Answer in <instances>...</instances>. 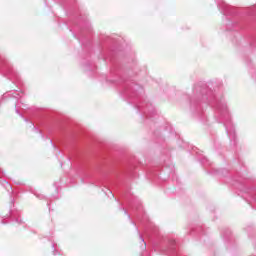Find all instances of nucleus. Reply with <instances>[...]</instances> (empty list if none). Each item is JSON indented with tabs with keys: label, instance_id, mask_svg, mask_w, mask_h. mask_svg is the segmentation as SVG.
I'll return each instance as SVG.
<instances>
[{
	"label": "nucleus",
	"instance_id": "nucleus-13",
	"mask_svg": "<svg viewBox=\"0 0 256 256\" xmlns=\"http://www.w3.org/2000/svg\"><path fill=\"white\" fill-rule=\"evenodd\" d=\"M3 183H5L6 185H9V182H7L6 180H4Z\"/></svg>",
	"mask_w": 256,
	"mask_h": 256
},
{
	"label": "nucleus",
	"instance_id": "nucleus-14",
	"mask_svg": "<svg viewBox=\"0 0 256 256\" xmlns=\"http://www.w3.org/2000/svg\"><path fill=\"white\" fill-rule=\"evenodd\" d=\"M37 197H38L39 199H43V196H39V195H38Z\"/></svg>",
	"mask_w": 256,
	"mask_h": 256
},
{
	"label": "nucleus",
	"instance_id": "nucleus-15",
	"mask_svg": "<svg viewBox=\"0 0 256 256\" xmlns=\"http://www.w3.org/2000/svg\"><path fill=\"white\" fill-rule=\"evenodd\" d=\"M128 219H131V215H128Z\"/></svg>",
	"mask_w": 256,
	"mask_h": 256
},
{
	"label": "nucleus",
	"instance_id": "nucleus-12",
	"mask_svg": "<svg viewBox=\"0 0 256 256\" xmlns=\"http://www.w3.org/2000/svg\"><path fill=\"white\" fill-rule=\"evenodd\" d=\"M25 123H29V119L24 118Z\"/></svg>",
	"mask_w": 256,
	"mask_h": 256
},
{
	"label": "nucleus",
	"instance_id": "nucleus-6",
	"mask_svg": "<svg viewBox=\"0 0 256 256\" xmlns=\"http://www.w3.org/2000/svg\"><path fill=\"white\" fill-rule=\"evenodd\" d=\"M32 127H33L34 131H36L37 133H41V131H39V129H37L34 124H32Z\"/></svg>",
	"mask_w": 256,
	"mask_h": 256
},
{
	"label": "nucleus",
	"instance_id": "nucleus-2",
	"mask_svg": "<svg viewBox=\"0 0 256 256\" xmlns=\"http://www.w3.org/2000/svg\"><path fill=\"white\" fill-rule=\"evenodd\" d=\"M0 61H2V73L4 77H7V79H10V81H19V74L13 70V67H11V64H8L7 61L3 60V58H0Z\"/></svg>",
	"mask_w": 256,
	"mask_h": 256
},
{
	"label": "nucleus",
	"instance_id": "nucleus-3",
	"mask_svg": "<svg viewBox=\"0 0 256 256\" xmlns=\"http://www.w3.org/2000/svg\"><path fill=\"white\" fill-rule=\"evenodd\" d=\"M139 91H143V88L137 84H133L126 90V95L130 97H139Z\"/></svg>",
	"mask_w": 256,
	"mask_h": 256
},
{
	"label": "nucleus",
	"instance_id": "nucleus-11",
	"mask_svg": "<svg viewBox=\"0 0 256 256\" xmlns=\"http://www.w3.org/2000/svg\"><path fill=\"white\" fill-rule=\"evenodd\" d=\"M120 209H122V211H124L125 215H128L127 210H125V208H120Z\"/></svg>",
	"mask_w": 256,
	"mask_h": 256
},
{
	"label": "nucleus",
	"instance_id": "nucleus-8",
	"mask_svg": "<svg viewBox=\"0 0 256 256\" xmlns=\"http://www.w3.org/2000/svg\"><path fill=\"white\" fill-rule=\"evenodd\" d=\"M140 240L142 241V243H144V245H147V243H145V239L143 238L142 235H140Z\"/></svg>",
	"mask_w": 256,
	"mask_h": 256
},
{
	"label": "nucleus",
	"instance_id": "nucleus-9",
	"mask_svg": "<svg viewBox=\"0 0 256 256\" xmlns=\"http://www.w3.org/2000/svg\"><path fill=\"white\" fill-rule=\"evenodd\" d=\"M52 247H53V249H54V250H53V255H57V250H55V244H53Z\"/></svg>",
	"mask_w": 256,
	"mask_h": 256
},
{
	"label": "nucleus",
	"instance_id": "nucleus-1",
	"mask_svg": "<svg viewBox=\"0 0 256 256\" xmlns=\"http://www.w3.org/2000/svg\"><path fill=\"white\" fill-rule=\"evenodd\" d=\"M210 105L216 109V114L219 119V123H223L226 129V133L230 139V142L235 146L237 145V135L235 134V126L231 122V115L227 108V103L223 98H213Z\"/></svg>",
	"mask_w": 256,
	"mask_h": 256
},
{
	"label": "nucleus",
	"instance_id": "nucleus-4",
	"mask_svg": "<svg viewBox=\"0 0 256 256\" xmlns=\"http://www.w3.org/2000/svg\"><path fill=\"white\" fill-rule=\"evenodd\" d=\"M224 15H231V12H229V6H225Z\"/></svg>",
	"mask_w": 256,
	"mask_h": 256
},
{
	"label": "nucleus",
	"instance_id": "nucleus-10",
	"mask_svg": "<svg viewBox=\"0 0 256 256\" xmlns=\"http://www.w3.org/2000/svg\"><path fill=\"white\" fill-rule=\"evenodd\" d=\"M16 222L19 223L20 225L23 223V221L19 220V218L16 219Z\"/></svg>",
	"mask_w": 256,
	"mask_h": 256
},
{
	"label": "nucleus",
	"instance_id": "nucleus-5",
	"mask_svg": "<svg viewBox=\"0 0 256 256\" xmlns=\"http://www.w3.org/2000/svg\"><path fill=\"white\" fill-rule=\"evenodd\" d=\"M15 111H16L17 115H19L20 117L23 118V114H21V112H19V108H16Z\"/></svg>",
	"mask_w": 256,
	"mask_h": 256
},
{
	"label": "nucleus",
	"instance_id": "nucleus-16",
	"mask_svg": "<svg viewBox=\"0 0 256 256\" xmlns=\"http://www.w3.org/2000/svg\"><path fill=\"white\" fill-rule=\"evenodd\" d=\"M50 143H53V140H50Z\"/></svg>",
	"mask_w": 256,
	"mask_h": 256
},
{
	"label": "nucleus",
	"instance_id": "nucleus-7",
	"mask_svg": "<svg viewBox=\"0 0 256 256\" xmlns=\"http://www.w3.org/2000/svg\"><path fill=\"white\" fill-rule=\"evenodd\" d=\"M13 97H15V99H19V94H17V92H14Z\"/></svg>",
	"mask_w": 256,
	"mask_h": 256
}]
</instances>
